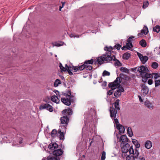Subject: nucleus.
I'll return each instance as SVG.
<instances>
[{
    "mask_svg": "<svg viewBox=\"0 0 160 160\" xmlns=\"http://www.w3.org/2000/svg\"><path fill=\"white\" fill-rule=\"evenodd\" d=\"M67 71L68 72L69 74L70 75H73V73L71 71H73L72 70H69V69H67Z\"/></svg>",
    "mask_w": 160,
    "mask_h": 160,
    "instance_id": "51",
    "label": "nucleus"
},
{
    "mask_svg": "<svg viewBox=\"0 0 160 160\" xmlns=\"http://www.w3.org/2000/svg\"><path fill=\"white\" fill-rule=\"evenodd\" d=\"M51 100L52 102H56V103H58L60 102V100L58 98V97L55 95H53L52 96Z\"/></svg>",
    "mask_w": 160,
    "mask_h": 160,
    "instance_id": "12",
    "label": "nucleus"
},
{
    "mask_svg": "<svg viewBox=\"0 0 160 160\" xmlns=\"http://www.w3.org/2000/svg\"><path fill=\"white\" fill-rule=\"evenodd\" d=\"M107 84V82L106 81H104L103 82L102 86V87H105L106 86Z\"/></svg>",
    "mask_w": 160,
    "mask_h": 160,
    "instance_id": "58",
    "label": "nucleus"
},
{
    "mask_svg": "<svg viewBox=\"0 0 160 160\" xmlns=\"http://www.w3.org/2000/svg\"><path fill=\"white\" fill-rule=\"evenodd\" d=\"M145 105L149 109H152V104L149 102V101H146L145 102Z\"/></svg>",
    "mask_w": 160,
    "mask_h": 160,
    "instance_id": "22",
    "label": "nucleus"
},
{
    "mask_svg": "<svg viewBox=\"0 0 160 160\" xmlns=\"http://www.w3.org/2000/svg\"><path fill=\"white\" fill-rule=\"evenodd\" d=\"M120 77H118L116 79V80L114 81V82H115L117 85L119 86V87L120 86V84L122 82V79H121Z\"/></svg>",
    "mask_w": 160,
    "mask_h": 160,
    "instance_id": "20",
    "label": "nucleus"
},
{
    "mask_svg": "<svg viewBox=\"0 0 160 160\" xmlns=\"http://www.w3.org/2000/svg\"><path fill=\"white\" fill-rule=\"evenodd\" d=\"M135 38L134 36H131L130 37L128 38L127 39V42H128V43H131L132 42V40L131 39L133 38Z\"/></svg>",
    "mask_w": 160,
    "mask_h": 160,
    "instance_id": "49",
    "label": "nucleus"
},
{
    "mask_svg": "<svg viewBox=\"0 0 160 160\" xmlns=\"http://www.w3.org/2000/svg\"><path fill=\"white\" fill-rule=\"evenodd\" d=\"M141 86L142 88V90L143 91V94L145 95L148 94L149 90L148 87L144 84H142L141 85Z\"/></svg>",
    "mask_w": 160,
    "mask_h": 160,
    "instance_id": "7",
    "label": "nucleus"
},
{
    "mask_svg": "<svg viewBox=\"0 0 160 160\" xmlns=\"http://www.w3.org/2000/svg\"><path fill=\"white\" fill-rule=\"evenodd\" d=\"M119 140L120 141H122V144H125V142H130L126 135H121L120 138Z\"/></svg>",
    "mask_w": 160,
    "mask_h": 160,
    "instance_id": "9",
    "label": "nucleus"
},
{
    "mask_svg": "<svg viewBox=\"0 0 160 160\" xmlns=\"http://www.w3.org/2000/svg\"><path fill=\"white\" fill-rule=\"evenodd\" d=\"M57 134V131L56 129H53L51 133V135L52 137H54Z\"/></svg>",
    "mask_w": 160,
    "mask_h": 160,
    "instance_id": "36",
    "label": "nucleus"
},
{
    "mask_svg": "<svg viewBox=\"0 0 160 160\" xmlns=\"http://www.w3.org/2000/svg\"><path fill=\"white\" fill-rule=\"evenodd\" d=\"M158 64L155 62H152V67L154 69H156L158 68Z\"/></svg>",
    "mask_w": 160,
    "mask_h": 160,
    "instance_id": "35",
    "label": "nucleus"
},
{
    "mask_svg": "<svg viewBox=\"0 0 160 160\" xmlns=\"http://www.w3.org/2000/svg\"><path fill=\"white\" fill-rule=\"evenodd\" d=\"M61 83V81L59 79H57L56 80L54 83V86L55 87H57L58 85Z\"/></svg>",
    "mask_w": 160,
    "mask_h": 160,
    "instance_id": "26",
    "label": "nucleus"
},
{
    "mask_svg": "<svg viewBox=\"0 0 160 160\" xmlns=\"http://www.w3.org/2000/svg\"><path fill=\"white\" fill-rule=\"evenodd\" d=\"M113 92L112 91V90H110L107 92V94L109 95H111L113 93Z\"/></svg>",
    "mask_w": 160,
    "mask_h": 160,
    "instance_id": "55",
    "label": "nucleus"
},
{
    "mask_svg": "<svg viewBox=\"0 0 160 160\" xmlns=\"http://www.w3.org/2000/svg\"><path fill=\"white\" fill-rule=\"evenodd\" d=\"M121 47V45L119 44H117L115 45L113 47L114 48H116L118 50H120Z\"/></svg>",
    "mask_w": 160,
    "mask_h": 160,
    "instance_id": "45",
    "label": "nucleus"
},
{
    "mask_svg": "<svg viewBox=\"0 0 160 160\" xmlns=\"http://www.w3.org/2000/svg\"><path fill=\"white\" fill-rule=\"evenodd\" d=\"M139 158L140 160H145L144 158L143 157H142L141 156H140L139 157Z\"/></svg>",
    "mask_w": 160,
    "mask_h": 160,
    "instance_id": "63",
    "label": "nucleus"
},
{
    "mask_svg": "<svg viewBox=\"0 0 160 160\" xmlns=\"http://www.w3.org/2000/svg\"><path fill=\"white\" fill-rule=\"evenodd\" d=\"M137 54L138 55V57H139V59L140 60H141V59L143 57L142 55L139 52H137Z\"/></svg>",
    "mask_w": 160,
    "mask_h": 160,
    "instance_id": "52",
    "label": "nucleus"
},
{
    "mask_svg": "<svg viewBox=\"0 0 160 160\" xmlns=\"http://www.w3.org/2000/svg\"><path fill=\"white\" fill-rule=\"evenodd\" d=\"M61 3H62V6H60L59 7V10L60 11H61V9L63 7H64V6L65 3V2H61Z\"/></svg>",
    "mask_w": 160,
    "mask_h": 160,
    "instance_id": "50",
    "label": "nucleus"
},
{
    "mask_svg": "<svg viewBox=\"0 0 160 160\" xmlns=\"http://www.w3.org/2000/svg\"><path fill=\"white\" fill-rule=\"evenodd\" d=\"M73 70L75 72H77L78 71V66H72V70Z\"/></svg>",
    "mask_w": 160,
    "mask_h": 160,
    "instance_id": "48",
    "label": "nucleus"
},
{
    "mask_svg": "<svg viewBox=\"0 0 160 160\" xmlns=\"http://www.w3.org/2000/svg\"><path fill=\"white\" fill-rule=\"evenodd\" d=\"M119 92H120L119 90L118 89L114 93V94L116 98H118L121 95V93L119 94Z\"/></svg>",
    "mask_w": 160,
    "mask_h": 160,
    "instance_id": "37",
    "label": "nucleus"
},
{
    "mask_svg": "<svg viewBox=\"0 0 160 160\" xmlns=\"http://www.w3.org/2000/svg\"><path fill=\"white\" fill-rule=\"evenodd\" d=\"M153 83V81L152 79H149L148 81V84L150 85L152 84Z\"/></svg>",
    "mask_w": 160,
    "mask_h": 160,
    "instance_id": "53",
    "label": "nucleus"
},
{
    "mask_svg": "<svg viewBox=\"0 0 160 160\" xmlns=\"http://www.w3.org/2000/svg\"><path fill=\"white\" fill-rule=\"evenodd\" d=\"M114 121L115 123L116 124L117 128V129L120 128V127H121V128L122 127V128H123V125L119 124L118 119L116 118H114Z\"/></svg>",
    "mask_w": 160,
    "mask_h": 160,
    "instance_id": "15",
    "label": "nucleus"
},
{
    "mask_svg": "<svg viewBox=\"0 0 160 160\" xmlns=\"http://www.w3.org/2000/svg\"><path fill=\"white\" fill-rule=\"evenodd\" d=\"M39 109L40 110L46 109L50 112H52L53 111V108L52 106L48 103L41 105L39 106Z\"/></svg>",
    "mask_w": 160,
    "mask_h": 160,
    "instance_id": "5",
    "label": "nucleus"
},
{
    "mask_svg": "<svg viewBox=\"0 0 160 160\" xmlns=\"http://www.w3.org/2000/svg\"><path fill=\"white\" fill-rule=\"evenodd\" d=\"M125 48H127L128 49H129V48H128L127 45L126 44V45L122 47V50H123Z\"/></svg>",
    "mask_w": 160,
    "mask_h": 160,
    "instance_id": "61",
    "label": "nucleus"
},
{
    "mask_svg": "<svg viewBox=\"0 0 160 160\" xmlns=\"http://www.w3.org/2000/svg\"><path fill=\"white\" fill-rule=\"evenodd\" d=\"M120 101L119 99H118L116 100L115 102H114V106L115 109L116 110H119L120 109V108L119 107V103Z\"/></svg>",
    "mask_w": 160,
    "mask_h": 160,
    "instance_id": "16",
    "label": "nucleus"
},
{
    "mask_svg": "<svg viewBox=\"0 0 160 160\" xmlns=\"http://www.w3.org/2000/svg\"><path fill=\"white\" fill-rule=\"evenodd\" d=\"M60 120L62 124H65L66 125L65 126H67L69 121V118L67 116H65L61 117Z\"/></svg>",
    "mask_w": 160,
    "mask_h": 160,
    "instance_id": "8",
    "label": "nucleus"
},
{
    "mask_svg": "<svg viewBox=\"0 0 160 160\" xmlns=\"http://www.w3.org/2000/svg\"><path fill=\"white\" fill-rule=\"evenodd\" d=\"M152 145L151 142L149 140L146 141L145 144V147L148 149H150Z\"/></svg>",
    "mask_w": 160,
    "mask_h": 160,
    "instance_id": "17",
    "label": "nucleus"
},
{
    "mask_svg": "<svg viewBox=\"0 0 160 160\" xmlns=\"http://www.w3.org/2000/svg\"><path fill=\"white\" fill-rule=\"evenodd\" d=\"M149 5V3L148 1L146 2H144L142 6V8H145L147 7Z\"/></svg>",
    "mask_w": 160,
    "mask_h": 160,
    "instance_id": "44",
    "label": "nucleus"
},
{
    "mask_svg": "<svg viewBox=\"0 0 160 160\" xmlns=\"http://www.w3.org/2000/svg\"><path fill=\"white\" fill-rule=\"evenodd\" d=\"M64 134H65L63 133H60L59 135V137L60 140H63L64 139Z\"/></svg>",
    "mask_w": 160,
    "mask_h": 160,
    "instance_id": "40",
    "label": "nucleus"
},
{
    "mask_svg": "<svg viewBox=\"0 0 160 160\" xmlns=\"http://www.w3.org/2000/svg\"><path fill=\"white\" fill-rule=\"evenodd\" d=\"M63 151L61 149L56 150L52 152L53 154L55 157H58V156L61 155L63 153Z\"/></svg>",
    "mask_w": 160,
    "mask_h": 160,
    "instance_id": "10",
    "label": "nucleus"
},
{
    "mask_svg": "<svg viewBox=\"0 0 160 160\" xmlns=\"http://www.w3.org/2000/svg\"><path fill=\"white\" fill-rule=\"evenodd\" d=\"M137 71L140 73V76L142 78V82L146 83L148 78H150V73H148L149 71L147 67L142 65L138 68Z\"/></svg>",
    "mask_w": 160,
    "mask_h": 160,
    "instance_id": "3",
    "label": "nucleus"
},
{
    "mask_svg": "<svg viewBox=\"0 0 160 160\" xmlns=\"http://www.w3.org/2000/svg\"><path fill=\"white\" fill-rule=\"evenodd\" d=\"M54 45L56 46L59 47L62 46L64 44V42L62 41H60L58 42H55Z\"/></svg>",
    "mask_w": 160,
    "mask_h": 160,
    "instance_id": "32",
    "label": "nucleus"
},
{
    "mask_svg": "<svg viewBox=\"0 0 160 160\" xmlns=\"http://www.w3.org/2000/svg\"><path fill=\"white\" fill-rule=\"evenodd\" d=\"M23 138L21 137L19 138V143L21 144L22 142Z\"/></svg>",
    "mask_w": 160,
    "mask_h": 160,
    "instance_id": "60",
    "label": "nucleus"
},
{
    "mask_svg": "<svg viewBox=\"0 0 160 160\" xmlns=\"http://www.w3.org/2000/svg\"><path fill=\"white\" fill-rule=\"evenodd\" d=\"M117 88H118V90H119L120 92H122L124 91V89L122 87L120 86V87H119V86L117 87Z\"/></svg>",
    "mask_w": 160,
    "mask_h": 160,
    "instance_id": "47",
    "label": "nucleus"
},
{
    "mask_svg": "<svg viewBox=\"0 0 160 160\" xmlns=\"http://www.w3.org/2000/svg\"><path fill=\"white\" fill-rule=\"evenodd\" d=\"M110 75V73L106 70H104L102 74V75L103 76H109Z\"/></svg>",
    "mask_w": 160,
    "mask_h": 160,
    "instance_id": "42",
    "label": "nucleus"
},
{
    "mask_svg": "<svg viewBox=\"0 0 160 160\" xmlns=\"http://www.w3.org/2000/svg\"><path fill=\"white\" fill-rule=\"evenodd\" d=\"M67 92L68 93V94H67V96L69 97L71 96V90H68V91Z\"/></svg>",
    "mask_w": 160,
    "mask_h": 160,
    "instance_id": "57",
    "label": "nucleus"
},
{
    "mask_svg": "<svg viewBox=\"0 0 160 160\" xmlns=\"http://www.w3.org/2000/svg\"><path fill=\"white\" fill-rule=\"evenodd\" d=\"M127 45L128 48H129V50L130 49V48L133 47V46L132 42L131 43H127Z\"/></svg>",
    "mask_w": 160,
    "mask_h": 160,
    "instance_id": "46",
    "label": "nucleus"
},
{
    "mask_svg": "<svg viewBox=\"0 0 160 160\" xmlns=\"http://www.w3.org/2000/svg\"><path fill=\"white\" fill-rule=\"evenodd\" d=\"M130 54L128 52L124 53L123 55L122 58L124 59L128 60L130 56Z\"/></svg>",
    "mask_w": 160,
    "mask_h": 160,
    "instance_id": "19",
    "label": "nucleus"
},
{
    "mask_svg": "<svg viewBox=\"0 0 160 160\" xmlns=\"http://www.w3.org/2000/svg\"><path fill=\"white\" fill-rule=\"evenodd\" d=\"M122 145V153L124 154L125 156L126 157L127 160H129L130 159H134V158H137L139 154V152L138 149L137 148L135 149L134 151L132 148V146H130V144L128 143L121 144Z\"/></svg>",
    "mask_w": 160,
    "mask_h": 160,
    "instance_id": "1",
    "label": "nucleus"
},
{
    "mask_svg": "<svg viewBox=\"0 0 160 160\" xmlns=\"http://www.w3.org/2000/svg\"><path fill=\"white\" fill-rule=\"evenodd\" d=\"M148 57L144 56L142 57V58L141 59V60H140L142 62V63L144 64L148 61Z\"/></svg>",
    "mask_w": 160,
    "mask_h": 160,
    "instance_id": "29",
    "label": "nucleus"
},
{
    "mask_svg": "<svg viewBox=\"0 0 160 160\" xmlns=\"http://www.w3.org/2000/svg\"><path fill=\"white\" fill-rule=\"evenodd\" d=\"M85 68L87 70H91L92 69V66L89 65H85Z\"/></svg>",
    "mask_w": 160,
    "mask_h": 160,
    "instance_id": "41",
    "label": "nucleus"
},
{
    "mask_svg": "<svg viewBox=\"0 0 160 160\" xmlns=\"http://www.w3.org/2000/svg\"><path fill=\"white\" fill-rule=\"evenodd\" d=\"M99 58L98 60V64L100 65L103 64L104 61L108 62L113 60L115 61L114 64L115 66L120 67L122 65L120 61L116 58L114 55H112L111 52L108 53L106 52L105 54H102Z\"/></svg>",
    "mask_w": 160,
    "mask_h": 160,
    "instance_id": "2",
    "label": "nucleus"
},
{
    "mask_svg": "<svg viewBox=\"0 0 160 160\" xmlns=\"http://www.w3.org/2000/svg\"><path fill=\"white\" fill-rule=\"evenodd\" d=\"M139 43L143 47H145L147 46V42L144 39H142L140 41Z\"/></svg>",
    "mask_w": 160,
    "mask_h": 160,
    "instance_id": "21",
    "label": "nucleus"
},
{
    "mask_svg": "<svg viewBox=\"0 0 160 160\" xmlns=\"http://www.w3.org/2000/svg\"><path fill=\"white\" fill-rule=\"evenodd\" d=\"M137 70V68H132L131 69V70L132 72H135Z\"/></svg>",
    "mask_w": 160,
    "mask_h": 160,
    "instance_id": "59",
    "label": "nucleus"
},
{
    "mask_svg": "<svg viewBox=\"0 0 160 160\" xmlns=\"http://www.w3.org/2000/svg\"><path fill=\"white\" fill-rule=\"evenodd\" d=\"M48 148L51 150H53L55 149L54 143H51L48 145Z\"/></svg>",
    "mask_w": 160,
    "mask_h": 160,
    "instance_id": "33",
    "label": "nucleus"
},
{
    "mask_svg": "<svg viewBox=\"0 0 160 160\" xmlns=\"http://www.w3.org/2000/svg\"><path fill=\"white\" fill-rule=\"evenodd\" d=\"M160 77V76L159 75V74L158 73H156L155 74V76H154V78L155 79H157L158 78Z\"/></svg>",
    "mask_w": 160,
    "mask_h": 160,
    "instance_id": "56",
    "label": "nucleus"
},
{
    "mask_svg": "<svg viewBox=\"0 0 160 160\" xmlns=\"http://www.w3.org/2000/svg\"><path fill=\"white\" fill-rule=\"evenodd\" d=\"M132 142L133 144L135 145L136 148L138 149L140 147V144L139 143L138 141L134 139H132Z\"/></svg>",
    "mask_w": 160,
    "mask_h": 160,
    "instance_id": "13",
    "label": "nucleus"
},
{
    "mask_svg": "<svg viewBox=\"0 0 160 160\" xmlns=\"http://www.w3.org/2000/svg\"><path fill=\"white\" fill-rule=\"evenodd\" d=\"M54 143L55 149L57 148L58 147V145L55 142Z\"/></svg>",
    "mask_w": 160,
    "mask_h": 160,
    "instance_id": "62",
    "label": "nucleus"
},
{
    "mask_svg": "<svg viewBox=\"0 0 160 160\" xmlns=\"http://www.w3.org/2000/svg\"><path fill=\"white\" fill-rule=\"evenodd\" d=\"M153 31L157 33L159 32L160 31V26L159 25H156L153 28Z\"/></svg>",
    "mask_w": 160,
    "mask_h": 160,
    "instance_id": "27",
    "label": "nucleus"
},
{
    "mask_svg": "<svg viewBox=\"0 0 160 160\" xmlns=\"http://www.w3.org/2000/svg\"><path fill=\"white\" fill-rule=\"evenodd\" d=\"M63 133V132H62L61 131V130L60 129H59L58 130V133L60 134V133Z\"/></svg>",
    "mask_w": 160,
    "mask_h": 160,
    "instance_id": "64",
    "label": "nucleus"
},
{
    "mask_svg": "<svg viewBox=\"0 0 160 160\" xmlns=\"http://www.w3.org/2000/svg\"><path fill=\"white\" fill-rule=\"evenodd\" d=\"M59 66L61 72H66L67 70V68H65V67H63L61 63H60Z\"/></svg>",
    "mask_w": 160,
    "mask_h": 160,
    "instance_id": "28",
    "label": "nucleus"
},
{
    "mask_svg": "<svg viewBox=\"0 0 160 160\" xmlns=\"http://www.w3.org/2000/svg\"><path fill=\"white\" fill-rule=\"evenodd\" d=\"M67 113L68 115H70L72 114V111L70 108H68V110L66 109L63 110L62 111V114H64V113Z\"/></svg>",
    "mask_w": 160,
    "mask_h": 160,
    "instance_id": "14",
    "label": "nucleus"
},
{
    "mask_svg": "<svg viewBox=\"0 0 160 160\" xmlns=\"http://www.w3.org/2000/svg\"><path fill=\"white\" fill-rule=\"evenodd\" d=\"M110 117L112 118H116L117 111L113 107H110Z\"/></svg>",
    "mask_w": 160,
    "mask_h": 160,
    "instance_id": "6",
    "label": "nucleus"
},
{
    "mask_svg": "<svg viewBox=\"0 0 160 160\" xmlns=\"http://www.w3.org/2000/svg\"><path fill=\"white\" fill-rule=\"evenodd\" d=\"M106 158V152L105 151H103L102 152L101 157V160H105Z\"/></svg>",
    "mask_w": 160,
    "mask_h": 160,
    "instance_id": "39",
    "label": "nucleus"
},
{
    "mask_svg": "<svg viewBox=\"0 0 160 160\" xmlns=\"http://www.w3.org/2000/svg\"><path fill=\"white\" fill-rule=\"evenodd\" d=\"M120 70L121 71L125 72L127 73H128L129 70L127 68L124 67H121L120 68Z\"/></svg>",
    "mask_w": 160,
    "mask_h": 160,
    "instance_id": "31",
    "label": "nucleus"
},
{
    "mask_svg": "<svg viewBox=\"0 0 160 160\" xmlns=\"http://www.w3.org/2000/svg\"><path fill=\"white\" fill-rule=\"evenodd\" d=\"M155 87H157L160 85V80H155Z\"/></svg>",
    "mask_w": 160,
    "mask_h": 160,
    "instance_id": "43",
    "label": "nucleus"
},
{
    "mask_svg": "<svg viewBox=\"0 0 160 160\" xmlns=\"http://www.w3.org/2000/svg\"><path fill=\"white\" fill-rule=\"evenodd\" d=\"M48 160H58L59 158L55 156H48L47 158Z\"/></svg>",
    "mask_w": 160,
    "mask_h": 160,
    "instance_id": "24",
    "label": "nucleus"
},
{
    "mask_svg": "<svg viewBox=\"0 0 160 160\" xmlns=\"http://www.w3.org/2000/svg\"><path fill=\"white\" fill-rule=\"evenodd\" d=\"M69 98H61V101L64 104L67 106H70L71 103L74 102V97L73 95L68 97Z\"/></svg>",
    "mask_w": 160,
    "mask_h": 160,
    "instance_id": "4",
    "label": "nucleus"
},
{
    "mask_svg": "<svg viewBox=\"0 0 160 160\" xmlns=\"http://www.w3.org/2000/svg\"><path fill=\"white\" fill-rule=\"evenodd\" d=\"M141 33L144 34L145 35H146L148 34V29L147 26H144L143 27V29L141 31Z\"/></svg>",
    "mask_w": 160,
    "mask_h": 160,
    "instance_id": "18",
    "label": "nucleus"
},
{
    "mask_svg": "<svg viewBox=\"0 0 160 160\" xmlns=\"http://www.w3.org/2000/svg\"><path fill=\"white\" fill-rule=\"evenodd\" d=\"M78 69L79 70L82 71L85 68V65L84 63L82 65L80 66H78Z\"/></svg>",
    "mask_w": 160,
    "mask_h": 160,
    "instance_id": "38",
    "label": "nucleus"
},
{
    "mask_svg": "<svg viewBox=\"0 0 160 160\" xmlns=\"http://www.w3.org/2000/svg\"><path fill=\"white\" fill-rule=\"evenodd\" d=\"M127 134H128V136L132 137L133 135V132L131 128L128 127L127 130Z\"/></svg>",
    "mask_w": 160,
    "mask_h": 160,
    "instance_id": "23",
    "label": "nucleus"
},
{
    "mask_svg": "<svg viewBox=\"0 0 160 160\" xmlns=\"http://www.w3.org/2000/svg\"><path fill=\"white\" fill-rule=\"evenodd\" d=\"M119 76L121 78H122V79H123L127 81H129L130 80V77L127 75H125L123 73H120Z\"/></svg>",
    "mask_w": 160,
    "mask_h": 160,
    "instance_id": "11",
    "label": "nucleus"
},
{
    "mask_svg": "<svg viewBox=\"0 0 160 160\" xmlns=\"http://www.w3.org/2000/svg\"><path fill=\"white\" fill-rule=\"evenodd\" d=\"M123 128H122V127L121 128V127H120V128L118 129V130H119V134L120 135H121L124 132L125 130V128L123 126Z\"/></svg>",
    "mask_w": 160,
    "mask_h": 160,
    "instance_id": "34",
    "label": "nucleus"
},
{
    "mask_svg": "<svg viewBox=\"0 0 160 160\" xmlns=\"http://www.w3.org/2000/svg\"><path fill=\"white\" fill-rule=\"evenodd\" d=\"M118 86V85L115 82H110L108 84V87L109 88H114L116 87H117Z\"/></svg>",
    "mask_w": 160,
    "mask_h": 160,
    "instance_id": "25",
    "label": "nucleus"
},
{
    "mask_svg": "<svg viewBox=\"0 0 160 160\" xmlns=\"http://www.w3.org/2000/svg\"><path fill=\"white\" fill-rule=\"evenodd\" d=\"M94 62V60L93 59H91L90 60H86L84 62L85 65H88V64H92Z\"/></svg>",
    "mask_w": 160,
    "mask_h": 160,
    "instance_id": "30",
    "label": "nucleus"
},
{
    "mask_svg": "<svg viewBox=\"0 0 160 160\" xmlns=\"http://www.w3.org/2000/svg\"><path fill=\"white\" fill-rule=\"evenodd\" d=\"M104 50L105 51H107L109 52H110L112 51V50H110V49H109V47H108L107 46H106L104 48Z\"/></svg>",
    "mask_w": 160,
    "mask_h": 160,
    "instance_id": "54",
    "label": "nucleus"
}]
</instances>
